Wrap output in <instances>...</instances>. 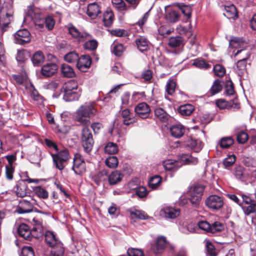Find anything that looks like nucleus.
Masks as SVG:
<instances>
[{
  "mask_svg": "<svg viewBox=\"0 0 256 256\" xmlns=\"http://www.w3.org/2000/svg\"><path fill=\"white\" fill-rule=\"evenodd\" d=\"M80 94L79 92L64 91V100L66 102L78 100Z\"/></svg>",
  "mask_w": 256,
  "mask_h": 256,
  "instance_id": "cd10ccee",
  "label": "nucleus"
},
{
  "mask_svg": "<svg viewBox=\"0 0 256 256\" xmlns=\"http://www.w3.org/2000/svg\"><path fill=\"white\" fill-rule=\"evenodd\" d=\"M114 14L110 10H107L104 14L103 21L104 25L106 26H110L113 22Z\"/></svg>",
  "mask_w": 256,
  "mask_h": 256,
  "instance_id": "4c0bfd02",
  "label": "nucleus"
},
{
  "mask_svg": "<svg viewBox=\"0 0 256 256\" xmlns=\"http://www.w3.org/2000/svg\"><path fill=\"white\" fill-rule=\"evenodd\" d=\"M52 248L50 256H63L64 248L62 246V244L60 242L56 244L55 246H52Z\"/></svg>",
  "mask_w": 256,
  "mask_h": 256,
  "instance_id": "c9c22d12",
  "label": "nucleus"
},
{
  "mask_svg": "<svg viewBox=\"0 0 256 256\" xmlns=\"http://www.w3.org/2000/svg\"><path fill=\"white\" fill-rule=\"evenodd\" d=\"M204 190V186L201 184L194 186L189 189L187 194L192 204L195 206L198 204Z\"/></svg>",
  "mask_w": 256,
  "mask_h": 256,
  "instance_id": "f03ea898",
  "label": "nucleus"
},
{
  "mask_svg": "<svg viewBox=\"0 0 256 256\" xmlns=\"http://www.w3.org/2000/svg\"><path fill=\"white\" fill-rule=\"evenodd\" d=\"M60 70L62 76L64 77L73 78L75 76L74 69L68 64H62Z\"/></svg>",
  "mask_w": 256,
  "mask_h": 256,
  "instance_id": "a878e982",
  "label": "nucleus"
},
{
  "mask_svg": "<svg viewBox=\"0 0 256 256\" xmlns=\"http://www.w3.org/2000/svg\"><path fill=\"white\" fill-rule=\"evenodd\" d=\"M161 182V178L158 176H156L150 179L148 182V186L150 188L154 190L160 185Z\"/></svg>",
  "mask_w": 256,
  "mask_h": 256,
  "instance_id": "c03bdc74",
  "label": "nucleus"
},
{
  "mask_svg": "<svg viewBox=\"0 0 256 256\" xmlns=\"http://www.w3.org/2000/svg\"><path fill=\"white\" fill-rule=\"evenodd\" d=\"M118 160L116 156H110L105 160L106 164L110 168H115L118 165Z\"/></svg>",
  "mask_w": 256,
  "mask_h": 256,
  "instance_id": "49530a36",
  "label": "nucleus"
},
{
  "mask_svg": "<svg viewBox=\"0 0 256 256\" xmlns=\"http://www.w3.org/2000/svg\"><path fill=\"white\" fill-rule=\"evenodd\" d=\"M121 114L123 118V123L125 125L128 126L136 122V118L133 116L128 109L123 110Z\"/></svg>",
  "mask_w": 256,
  "mask_h": 256,
  "instance_id": "aec40b11",
  "label": "nucleus"
},
{
  "mask_svg": "<svg viewBox=\"0 0 256 256\" xmlns=\"http://www.w3.org/2000/svg\"><path fill=\"white\" fill-rule=\"evenodd\" d=\"M27 55L28 54L26 50H18L16 59L19 62H23L26 59Z\"/></svg>",
  "mask_w": 256,
  "mask_h": 256,
  "instance_id": "69168bd1",
  "label": "nucleus"
},
{
  "mask_svg": "<svg viewBox=\"0 0 256 256\" xmlns=\"http://www.w3.org/2000/svg\"><path fill=\"white\" fill-rule=\"evenodd\" d=\"M176 86V82L172 79H169L166 86L167 93L170 95H172L175 91Z\"/></svg>",
  "mask_w": 256,
  "mask_h": 256,
  "instance_id": "3c124183",
  "label": "nucleus"
},
{
  "mask_svg": "<svg viewBox=\"0 0 256 256\" xmlns=\"http://www.w3.org/2000/svg\"><path fill=\"white\" fill-rule=\"evenodd\" d=\"M244 42L242 41V39L234 37L231 39L229 42V46L232 48H244L243 46L244 44Z\"/></svg>",
  "mask_w": 256,
  "mask_h": 256,
  "instance_id": "58836bf2",
  "label": "nucleus"
},
{
  "mask_svg": "<svg viewBox=\"0 0 256 256\" xmlns=\"http://www.w3.org/2000/svg\"><path fill=\"white\" fill-rule=\"evenodd\" d=\"M134 110L138 116L142 118H148L150 112V106L146 102L138 104L136 106Z\"/></svg>",
  "mask_w": 256,
  "mask_h": 256,
  "instance_id": "f8f14e48",
  "label": "nucleus"
},
{
  "mask_svg": "<svg viewBox=\"0 0 256 256\" xmlns=\"http://www.w3.org/2000/svg\"><path fill=\"white\" fill-rule=\"evenodd\" d=\"M180 162L170 160H168L163 162V166L166 170H175L180 166Z\"/></svg>",
  "mask_w": 256,
  "mask_h": 256,
  "instance_id": "5701e85b",
  "label": "nucleus"
},
{
  "mask_svg": "<svg viewBox=\"0 0 256 256\" xmlns=\"http://www.w3.org/2000/svg\"><path fill=\"white\" fill-rule=\"evenodd\" d=\"M194 108L192 105L186 104L180 106L178 108V112L184 116H189L193 112Z\"/></svg>",
  "mask_w": 256,
  "mask_h": 256,
  "instance_id": "e433bc0d",
  "label": "nucleus"
},
{
  "mask_svg": "<svg viewBox=\"0 0 256 256\" xmlns=\"http://www.w3.org/2000/svg\"><path fill=\"white\" fill-rule=\"evenodd\" d=\"M78 58V54L74 52L67 54L64 57V60L69 63H72L75 62H77Z\"/></svg>",
  "mask_w": 256,
  "mask_h": 256,
  "instance_id": "864d4df0",
  "label": "nucleus"
},
{
  "mask_svg": "<svg viewBox=\"0 0 256 256\" xmlns=\"http://www.w3.org/2000/svg\"><path fill=\"white\" fill-rule=\"evenodd\" d=\"M187 146L190 148L194 149L195 152H198L202 149L204 144L200 140L190 139L188 141Z\"/></svg>",
  "mask_w": 256,
  "mask_h": 256,
  "instance_id": "2f4dec72",
  "label": "nucleus"
},
{
  "mask_svg": "<svg viewBox=\"0 0 256 256\" xmlns=\"http://www.w3.org/2000/svg\"><path fill=\"white\" fill-rule=\"evenodd\" d=\"M136 44L140 51L143 52L148 50V41L144 36H140L136 38Z\"/></svg>",
  "mask_w": 256,
  "mask_h": 256,
  "instance_id": "4be33fe9",
  "label": "nucleus"
},
{
  "mask_svg": "<svg viewBox=\"0 0 256 256\" xmlns=\"http://www.w3.org/2000/svg\"><path fill=\"white\" fill-rule=\"evenodd\" d=\"M236 162V156L234 154L228 156L224 158L223 164L226 168L231 166Z\"/></svg>",
  "mask_w": 256,
  "mask_h": 256,
  "instance_id": "13d9d810",
  "label": "nucleus"
},
{
  "mask_svg": "<svg viewBox=\"0 0 256 256\" xmlns=\"http://www.w3.org/2000/svg\"><path fill=\"white\" fill-rule=\"evenodd\" d=\"M87 126L82 130L81 140L84 151L88 153L92 150L94 142L92 134Z\"/></svg>",
  "mask_w": 256,
  "mask_h": 256,
  "instance_id": "20e7f679",
  "label": "nucleus"
},
{
  "mask_svg": "<svg viewBox=\"0 0 256 256\" xmlns=\"http://www.w3.org/2000/svg\"><path fill=\"white\" fill-rule=\"evenodd\" d=\"M214 74L218 76L222 77L225 74L224 68L220 64H216L214 67Z\"/></svg>",
  "mask_w": 256,
  "mask_h": 256,
  "instance_id": "680f3d73",
  "label": "nucleus"
},
{
  "mask_svg": "<svg viewBox=\"0 0 256 256\" xmlns=\"http://www.w3.org/2000/svg\"><path fill=\"white\" fill-rule=\"evenodd\" d=\"M128 256H144V252L140 249L130 248L127 250Z\"/></svg>",
  "mask_w": 256,
  "mask_h": 256,
  "instance_id": "052dcab7",
  "label": "nucleus"
},
{
  "mask_svg": "<svg viewBox=\"0 0 256 256\" xmlns=\"http://www.w3.org/2000/svg\"><path fill=\"white\" fill-rule=\"evenodd\" d=\"M155 116L162 122H166L168 119V114L162 108H157L154 110Z\"/></svg>",
  "mask_w": 256,
  "mask_h": 256,
  "instance_id": "ea45409f",
  "label": "nucleus"
},
{
  "mask_svg": "<svg viewBox=\"0 0 256 256\" xmlns=\"http://www.w3.org/2000/svg\"><path fill=\"white\" fill-rule=\"evenodd\" d=\"M22 256H34L33 250L30 246H24L22 250Z\"/></svg>",
  "mask_w": 256,
  "mask_h": 256,
  "instance_id": "774afa93",
  "label": "nucleus"
},
{
  "mask_svg": "<svg viewBox=\"0 0 256 256\" xmlns=\"http://www.w3.org/2000/svg\"><path fill=\"white\" fill-rule=\"evenodd\" d=\"M72 170L76 174L82 175L86 171V166L82 156L77 153L73 158Z\"/></svg>",
  "mask_w": 256,
  "mask_h": 256,
  "instance_id": "39448f33",
  "label": "nucleus"
},
{
  "mask_svg": "<svg viewBox=\"0 0 256 256\" xmlns=\"http://www.w3.org/2000/svg\"><path fill=\"white\" fill-rule=\"evenodd\" d=\"M84 47L88 50H94L98 47V42L95 40H88L84 44Z\"/></svg>",
  "mask_w": 256,
  "mask_h": 256,
  "instance_id": "4d7b16f0",
  "label": "nucleus"
},
{
  "mask_svg": "<svg viewBox=\"0 0 256 256\" xmlns=\"http://www.w3.org/2000/svg\"><path fill=\"white\" fill-rule=\"evenodd\" d=\"M224 200L222 197L217 195H211L205 200L206 205L212 210H218L224 206Z\"/></svg>",
  "mask_w": 256,
  "mask_h": 256,
  "instance_id": "423d86ee",
  "label": "nucleus"
},
{
  "mask_svg": "<svg viewBox=\"0 0 256 256\" xmlns=\"http://www.w3.org/2000/svg\"><path fill=\"white\" fill-rule=\"evenodd\" d=\"M92 64V59L88 55H82L78 58L76 66L82 72H86L90 68Z\"/></svg>",
  "mask_w": 256,
  "mask_h": 256,
  "instance_id": "9d476101",
  "label": "nucleus"
},
{
  "mask_svg": "<svg viewBox=\"0 0 256 256\" xmlns=\"http://www.w3.org/2000/svg\"><path fill=\"white\" fill-rule=\"evenodd\" d=\"M124 50V46L122 44H114L112 48L113 53L117 56H120L122 54Z\"/></svg>",
  "mask_w": 256,
  "mask_h": 256,
  "instance_id": "0e129e2a",
  "label": "nucleus"
},
{
  "mask_svg": "<svg viewBox=\"0 0 256 256\" xmlns=\"http://www.w3.org/2000/svg\"><path fill=\"white\" fill-rule=\"evenodd\" d=\"M234 143V140L231 137H224L221 139L220 146L223 148H227Z\"/></svg>",
  "mask_w": 256,
  "mask_h": 256,
  "instance_id": "603ef678",
  "label": "nucleus"
},
{
  "mask_svg": "<svg viewBox=\"0 0 256 256\" xmlns=\"http://www.w3.org/2000/svg\"><path fill=\"white\" fill-rule=\"evenodd\" d=\"M118 152L116 144L113 142H108L104 147V152L109 154H114Z\"/></svg>",
  "mask_w": 256,
  "mask_h": 256,
  "instance_id": "79ce46f5",
  "label": "nucleus"
},
{
  "mask_svg": "<svg viewBox=\"0 0 256 256\" xmlns=\"http://www.w3.org/2000/svg\"><path fill=\"white\" fill-rule=\"evenodd\" d=\"M26 186L22 182H18L14 188V190L18 196L23 198L26 194Z\"/></svg>",
  "mask_w": 256,
  "mask_h": 256,
  "instance_id": "393cba45",
  "label": "nucleus"
},
{
  "mask_svg": "<svg viewBox=\"0 0 256 256\" xmlns=\"http://www.w3.org/2000/svg\"><path fill=\"white\" fill-rule=\"evenodd\" d=\"M12 18V10H9L4 14H2L0 17V26L2 30L6 28Z\"/></svg>",
  "mask_w": 256,
  "mask_h": 256,
  "instance_id": "a211bd4d",
  "label": "nucleus"
},
{
  "mask_svg": "<svg viewBox=\"0 0 256 256\" xmlns=\"http://www.w3.org/2000/svg\"><path fill=\"white\" fill-rule=\"evenodd\" d=\"M247 58L239 60L236 64V72L240 76H242L246 72V66Z\"/></svg>",
  "mask_w": 256,
  "mask_h": 256,
  "instance_id": "c85d7f7f",
  "label": "nucleus"
},
{
  "mask_svg": "<svg viewBox=\"0 0 256 256\" xmlns=\"http://www.w3.org/2000/svg\"><path fill=\"white\" fill-rule=\"evenodd\" d=\"M224 225L222 223L219 222H216L210 226V232L216 233L222 232L224 230Z\"/></svg>",
  "mask_w": 256,
  "mask_h": 256,
  "instance_id": "de8ad7c7",
  "label": "nucleus"
},
{
  "mask_svg": "<svg viewBox=\"0 0 256 256\" xmlns=\"http://www.w3.org/2000/svg\"><path fill=\"white\" fill-rule=\"evenodd\" d=\"M167 244L166 238L163 236H158L155 244H152L151 248L156 254H161Z\"/></svg>",
  "mask_w": 256,
  "mask_h": 256,
  "instance_id": "9b49d317",
  "label": "nucleus"
},
{
  "mask_svg": "<svg viewBox=\"0 0 256 256\" xmlns=\"http://www.w3.org/2000/svg\"><path fill=\"white\" fill-rule=\"evenodd\" d=\"M44 22L48 30H52L53 29L55 24V20L52 16H46Z\"/></svg>",
  "mask_w": 256,
  "mask_h": 256,
  "instance_id": "e2e57ef3",
  "label": "nucleus"
},
{
  "mask_svg": "<svg viewBox=\"0 0 256 256\" xmlns=\"http://www.w3.org/2000/svg\"><path fill=\"white\" fill-rule=\"evenodd\" d=\"M112 6L120 12L126 11L129 7L123 0H112Z\"/></svg>",
  "mask_w": 256,
  "mask_h": 256,
  "instance_id": "c756f323",
  "label": "nucleus"
},
{
  "mask_svg": "<svg viewBox=\"0 0 256 256\" xmlns=\"http://www.w3.org/2000/svg\"><path fill=\"white\" fill-rule=\"evenodd\" d=\"M222 88V86L220 84V82L218 80H215L210 90V92L212 95H214L221 91Z\"/></svg>",
  "mask_w": 256,
  "mask_h": 256,
  "instance_id": "6e6d98bb",
  "label": "nucleus"
},
{
  "mask_svg": "<svg viewBox=\"0 0 256 256\" xmlns=\"http://www.w3.org/2000/svg\"><path fill=\"white\" fill-rule=\"evenodd\" d=\"M168 46L171 48H177L184 44L182 37L176 36L170 38L168 42Z\"/></svg>",
  "mask_w": 256,
  "mask_h": 256,
  "instance_id": "72a5a7b5",
  "label": "nucleus"
},
{
  "mask_svg": "<svg viewBox=\"0 0 256 256\" xmlns=\"http://www.w3.org/2000/svg\"><path fill=\"white\" fill-rule=\"evenodd\" d=\"M166 18L170 22H176L178 20L180 14L175 10H171L166 14Z\"/></svg>",
  "mask_w": 256,
  "mask_h": 256,
  "instance_id": "37998d69",
  "label": "nucleus"
},
{
  "mask_svg": "<svg viewBox=\"0 0 256 256\" xmlns=\"http://www.w3.org/2000/svg\"><path fill=\"white\" fill-rule=\"evenodd\" d=\"M18 234L27 240H30L32 237L31 232L28 226L24 224H21L18 230Z\"/></svg>",
  "mask_w": 256,
  "mask_h": 256,
  "instance_id": "6ab92c4d",
  "label": "nucleus"
},
{
  "mask_svg": "<svg viewBox=\"0 0 256 256\" xmlns=\"http://www.w3.org/2000/svg\"><path fill=\"white\" fill-rule=\"evenodd\" d=\"M32 209L33 205L30 202L23 200L20 202L17 212L20 214L28 213L32 211Z\"/></svg>",
  "mask_w": 256,
  "mask_h": 256,
  "instance_id": "2eb2a0df",
  "label": "nucleus"
},
{
  "mask_svg": "<svg viewBox=\"0 0 256 256\" xmlns=\"http://www.w3.org/2000/svg\"><path fill=\"white\" fill-rule=\"evenodd\" d=\"M28 12L33 18L36 26H38L40 28H42L44 26V22L42 20L41 15L38 13L36 14L35 12H33L32 10H29Z\"/></svg>",
  "mask_w": 256,
  "mask_h": 256,
  "instance_id": "f704fd0d",
  "label": "nucleus"
},
{
  "mask_svg": "<svg viewBox=\"0 0 256 256\" xmlns=\"http://www.w3.org/2000/svg\"><path fill=\"white\" fill-rule=\"evenodd\" d=\"M170 132L172 136L180 138L184 135L185 130L182 126L177 124L172 126L170 129Z\"/></svg>",
  "mask_w": 256,
  "mask_h": 256,
  "instance_id": "412c9836",
  "label": "nucleus"
},
{
  "mask_svg": "<svg viewBox=\"0 0 256 256\" xmlns=\"http://www.w3.org/2000/svg\"><path fill=\"white\" fill-rule=\"evenodd\" d=\"M160 215L166 218H175L180 214V210L172 207H164L159 212Z\"/></svg>",
  "mask_w": 256,
  "mask_h": 256,
  "instance_id": "1a4fd4ad",
  "label": "nucleus"
},
{
  "mask_svg": "<svg viewBox=\"0 0 256 256\" xmlns=\"http://www.w3.org/2000/svg\"><path fill=\"white\" fill-rule=\"evenodd\" d=\"M236 138L239 143L244 144L248 140V136L246 132L241 131L238 133Z\"/></svg>",
  "mask_w": 256,
  "mask_h": 256,
  "instance_id": "bf43d9fd",
  "label": "nucleus"
},
{
  "mask_svg": "<svg viewBox=\"0 0 256 256\" xmlns=\"http://www.w3.org/2000/svg\"><path fill=\"white\" fill-rule=\"evenodd\" d=\"M30 34L26 29L18 30L14 34V40L16 44H24L30 42Z\"/></svg>",
  "mask_w": 256,
  "mask_h": 256,
  "instance_id": "0eeeda50",
  "label": "nucleus"
},
{
  "mask_svg": "<svg viewBox=\"0 0 256 256\" xmlns=\"http://www.w3.org/2000/svg\"><path fill=\"white\" fill-rule=\"evenodd\" d=\"M181 160L186 164H196L198 162V159L196 158H194L187 154H183L181 158Z\"/></svg>",
  "mask_w": 256,
  "mask_h": 256,
  "instance_id": "338daca9",
  "label": "nucleus"
},
{
  "mask_svg": "<svg viewBox=\"0 0 256 256\" xmlns=\"http://www.w3.org/2000/svg\"><path fill=\"white\" fill-rule=\"evenodd\" d=\"M224 14L228 19L235 20L238 17L236 8L233 4L224 6Z\"/></svg>",
  "mask_w": 256,
  "mask_h": 256,
  "instance_id": "f3484780",
  "label": "nucleus"
},
{
  "mask_svg": "<svg viewBox=\"0 0 256 256\" xmlns=\"http://www.w3.org/2000/svg\"><path fill=\"white\" fill-rule=\"evenodd\" d=\"M207 253L210 256H216V250L212 243L210 240L206 242Z\"/></svg>",
  "mask_w": 256,
  "mask_h": 256,
  "instance_id": "5fc2aeb1",
  "label": "nucleus"
},
{
  "mask_svg": "<svg viewBox=\"0 0 256 256\" xmlns=\"http://www.w3.org/2000/svg\"><path fill=\"white\" fill-rule=\"evenodd\" d=\"M192 64L200 68L207 69L210 68V65L202 59L198 58L194 60Z\"/></svg>",
  "mask_w": 256,
  "mask_h": 256,
  "instance_id": "09e8293b",
  "label": "nucleus"
},
{
  "mask_svg": "<svg viewBox=\"0 0 256 256\" xmlns=\"http://www.w3.org/2000/svg\"><path fill=\"white\" fill-rule=\"evenodd\" d=\"M96 110L91 103H85L76 110L75 120L81 124L88 126L90 124L89 118L96 115Z\"/></svg>",
  "mask_w": 256,
  "mask_h": 256,
  "instance_id": "f257e3e1",
  "label": "nucleus"
},
{
  "mask_svg": "<svg viewBox=\"0 0 256 256\" xmlns=\"http://www.w3.org/2000/svg\"><path fill=\"white\" fill-rule=\"evenodd\" d=\"M123 177V174L118 170L112 172L108 176V182L110 184H116L120 182Z\"/></svg>",
  "mask_w": 256,
  "mask_h": 256,
  "instance_id": "b1692460",
  "label": "nucleus"
},
{
  "mask_svg": "<svg viewBox=\"0 0 256 256\" xmlns=\"http://www.w3.org/2000/svg\"><path fill=\"white\" fill-rule=\"evenodd\" d=\"M242 208L244 210V213L246 215H249L250 214L256 212V204L253 202L249 204L247 206H242Z\"/></svg>",
  "mask_w": 256,
  "mask_h": 256,
  "instance_id": "8fccbe9b",
  "label": "nucleus"
},
{
  "mask_svg": "<svg viewBox=\"0 0 256 256\" xmlns=\"http://www.w3.org/2000/svg\"><path fill=\"white\" fill-rule=\"evenodd\" d=\"M35 194L40 198H46L48 196V192L41 186H36L34 189Z\"/></svg>",
  "mask_w": 256,
  "mask_h": 256,
  "instance_id": "a18cd8bd",
  "label": "nucleus"
},
{
  "mask_svg": "<svg viewBox=\"0 0 256 256\" xmlns=\"http://www.w3.org/2000/svg\"><path fill=\"white\" fill-rule=\"evenodd\" d=\"M78 83L76 81L70 80L65 84L63 88L64 91L78 92Z\"/></svg>",
  "mask_w": 256,
  "mask_h": 256,
  "instance_id": "a19ab883",
  "label": "nucleus"
},
{
  "mask_svg": "<svg viewBox=\"0 0 256 256\" xmlns=\"http://www.w3.org/2000/svg\"><path fill=\"white\" fill-rule=\"evenodd\" d=\"M58 65L55 63H48L43 66L41 69L42 74L49 77L54 75L57 72Z\"/></svg>",
  "mask_w": 256,
  "mask_h": 256,
  "instance_id": "4468645a",
  "label": "nucleus"
},
{
  "mask_svg": "<svg viewBox=\"0 0 256 256\" xmlns=\"http://www.w3.org/2000/svg\"><path fill=\"white\" fill-rule=\"evenodd\" d=\"M68 31L73 38L80 42H83L91 38V36L90 34L85 32H81L73 26L69 28Z\"/></svg>",
  "mask_w": 256,
  "mask_h": 256,
  "instance_id": "ddd939ff",
  "label": "nucleus"
},
{
  "mask_svg": "<svg viewBox=\"0 0 256 256\" xmlns=\"http://www.w3.org/2000/svg\"><path fill=\"white\" fill-rule=\"evenodd\" d=\"M101 13L99 6L96 3L89 4L87 8V14L92 18H95Z\"/></svg>",
  "mask_w": 256,
  "mask_h": 256,
  "instance_id": "dca6fc26",
  "label": "nucleus"
},
{
  "mask_svg": "<svg viewBox=\"0 0 256 256\" xmlns=\"http://www.w3.org/2000/svg\"><path fill=\"white\" fill-rule=\"evenodd\" d=\"M233 174L237 180L242 182L247 181L250 174L249 168H244L242 166H236L233 170Z\"/></svg>",
  "mask_w": 256,
  "mask_h": 256,
  "instance_id": "6e6552de",
  "label": "nucleus"
},
{
  "mask_svg": "<svg viewBox=\"0 0 256 256\" xmlns=\"http://www.w3.org/2000/svg\"><path fill=\"white\" fill-rule=\"evenodd\" d=\"M45 240L50 246H54L56 244L60 242L56 238L54 232L48 231L45 234Z\"/></svg>",
  "mask_w": 256,
  "mask_h": 256,
  "instance_id": "7c9ffc66",
  "label": "nucleus"
},
{
  "mask_svg": "<svg viewBox=\"0 0 256 256\" xmlns=\"http://www.w3.org/2000/svg\"><path fill=\"white\" fill-rule=\"evenodd\" d=\"M52 156L55 166L60 170L64 168V163L70 158L68 150L66 149L60 150L56 154H52Z\"/></svg>",
  "mask_w": 256,
  "mask_h": 256,
  "instance_id": "7ed1b4c3",
  "label": "nucleus"
},
{
  "mask_svg": "<svg viewBox=\"0 0 256 256\" xmlns=\"http://www.w3.org/2000/svg\"><path fill=\"white\" fill-rule=\"evenodd\" d=\"M32 60L33 64L35 66H39L44 62V56L42 52H36L34 54L32 58Z\"/></svg>",
  "mask_w": 256,
  "mask_h": 256,
  "instance_id": "473e14b6",
  "label": "nucleus"
},
{
  "mask_svg": "<svg viewBox=\"0 0 256 256\" xmlns=\"http://www.w3.org/2000/svg\"><path fill=\"white\" fill-rule=\"evenodd\" d=\"M216 104L217 106L220 109H224L228 107H232V104H235L234 108H240L239 105L235 104L234 100L228 102L225 100L224 99H219L216 100Z\"/></svg>",
  "mask_w": 256,
  "mask_h": 256,
  "instance_id": "bb28decb",
  "label": "nucleus"
}]
</instances>
